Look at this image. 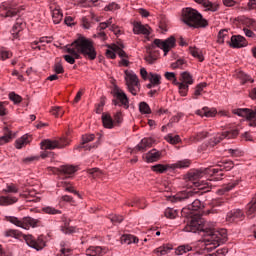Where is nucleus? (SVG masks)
Segmentation results:
<instances>
[{"label":"nucleus","mask_w":256,"mask_h":256,"mask_svg":"<svg viewBox=\"0 0 256 256\" xmlns=\"http://www.w3.org/2000/svg\"><path fill=\"white\" fill-rule=\"evenodd\" d=\"M102 123L105 129H113L115 127V122L113 120V117H111V114H102Z\"/></svg>","instance_id":"cd10ccee"},{"label":"nucleus","mask_w":256,"mask_h":256,"mask_svg":"<svg viewBox=\"0 0 256 256\" xmlns=\"http://www.w3.org/2000/svg\"><path fill=\"white\" fill-rule=\"evenodd\" d=\"M67 55H64L66 63L75 65V59H81V55L89 61H95L97 59V50L93 41L86 37L79 36L71 45L66 48Z\"/></svg>","instance_id":"f03ea898"},{"label":"nucleus","mask_w":256,"mask_h":256,"mask_svg":"<svg viewBox=\"0 0 256 256\" xmlns=\"http://www.w3.org/2000/svg\"><path fill=\"white\" fill-rule=\"evenodd\" d=\"M230 47L233 49H241L247 47V40L241 35H233L230 41Z\"/></svg>","instance_id":"6ab92c4d"},{"label":"nucleus","mask_w":256,"mask_h":256,"mask_svg":"<svg viewBox=\"0 0 256 256\" xmlns=\"http://www.w3.org/2000/svg\"><path fill=\"white\" fill-rule=\"evenodd\" d=\"M9 99L10 101H13V103H15V105L21 103V101H23V98H21V96L19 94H16L15 92H11L9 94Z\"/></svg>","instance_id":"6e6d98bb"},{"label":"nucleus","mask_w":256,"mask_h":256,"mask_svg":"<svg viewBox=\"0 0 256 256\" xmlns=\"http://www.w3.org/2000/svg\"><path fill=\"white\" fill-rule=\"evenodd\" d=\"M175 85H177L178 89H179V93L182 97H187V93L189 91V85L185 84V83H181L178 82Z\"/></svg>","instance_id":"de8ad7c7"},{"label":"nucleus","mask_w":256,"mask_h":256,"mask_svg":"<svg viewBox=\"0 0 256 256\" xmlns=\"http://www.w3.org/2000/svg\"><path fill=\"white\" fill-rule=\"evenodd\" d=\"M145 159L147 163H155L161 159V152L157 149H152L145 154Z\"/></svg>","instance_id":"b1692460"},{"label":"nucleus","mask_w":256,"mask_h":256,"mask_svg":"<svg viewBox=\"0 0 256 256\" xmlns=\"http://www.w3.org/2000/svg\"><path fill=\"white\" fill-rule=\"evenodd\" d=\"M43 213L46 215H61V210H57L51 206H45L42 208Z\"/></svg>","instance_id":"3c124183"},{"label":"nucleus","mask_w":256,"mask_h":256,"mask_svg":"<svg viewBox=\"0 0 256 256\" xmlns=\"http://www.w3.org/2000/svg\"><path fill=\"white\" fill-rule=\"evenodd\" d=\"M61 231L62 233H64V235H73L74 233H78L79 229H77V227L70 225H62Z\"/></svg>","instance_id":"37998d69"},{"label":"nucleus","mask_w":256,"mask_h":256,"mask_svg":"<svg viewBox=\"0 0 256 256\" xmlns=\"http://www.w3.org/2000/svg\"><path fill=\"white\" fill-rule=\"evenodd\" d=\"M207 135H209L208 132H199L194 136L195 141H202V139L207 138Z\"/></svg>","instance_id":"774afa93"},{"label":"nucleus","mask_w":256,"mask_h":256,"mask_svg":"<svg viewBox=\"0 0 256 256\" xmlns=\"http://www.w3.org/2000/svg\"><path fill=\"white\" fill-rule=\"evenodd\" d=\"M165 78L168 79V81H172V83H174V85H176V83H179L177 81V78L175 77V73H173V72H166Z\"/></svg>","instance_id":"680f3d73"},{"label":"nucleus","mask_w":256,"mask_h":256,"mask_svg":"<svg viewBox=\"0 0 256 256\" xmlns=\"http://www.w3.org/2000/svg\"><path fill=\"white\" fill-rule=\"evenodd\" d=\"M238 135L239 131L237 129L218 133L212 139H210L208 145L202 146V149H205V151H213V147H215V145H219V143L222 142L223 139H235V137H237Z\"/></svg>","instance_id":"6e6552de"},{"label":"nucleus","mask_w":256,"mask_h":256,"mask_svg":"<svg viewBox=\"0 0 256 256\" xmlns=\"http://www.w3.org/2000/svg\"><path fill=\"white\" fill-rule=\"evenodd\" d=\"M227 37V30H221L218 34V43H225Z\"/></svg>","instance_id":"338daca9"},{"label":"nucleus","mask_w":256,"mask_h":256,"mask_svg":"<svg viewBox=\"0 0 256 256\" xmlns=\"http://www.w3.org/2000/svg\"><path fill=\"white\" fill-rule=\"evenodd\" d=\"M23 27H25V24H23V21H21V19H17L16 25H14L11 30L13 39H19V37H21V32L23 31Z\"/></svg>","instance_id":"393cba45"},{"label":"nucleus","mask_w":256,"mask_h":256,"mask_svg":"<svg viewBox=\"0 0 256 256\" xmlns=\"http://www.w3.org/2000/svg\"><path fill=\"white\" fill-rule=\"evenodd\" d=\"M111 223H123V216H119V215H111L109 217Z\"/></svg>","instance_id":"0e129e2a"},{"label":"nucleus","mask_w":256,"mask_h":256,"mask_svg":"<svg viewBox=\"0 0 256 256\" xmlns=\"http://www.w3.org/2000/svg\"><path fill=\"white\" fill-rule=\"evenodd\" d=\"M154 45H156V47H159V49H162V51H164V56L166 57L167 53H169L171 49H175V46L177 45V40L175 39V36H170L165 40L155 39Z\"/></svg>","instance_id":"ddd939ff"},{"label":"nucleus","mask_w":256,"mask_h":256,"mask_svg":"<svg viewBox=\"0 0 256 256\" xmlns=\"http://www.w3.org/2000/svg\"><path fill=\"white\" fill-rule=\"evenodd\" d=\"M191 165V160H180L174 164H170V169H187Z\"/></svg>","instance_id":"f704fd0d"},{"label":"nucleus","mask_w":256,"mask_h":256,"mask_svg":"<svg viewBox=\"0 0 256 256\" xmlns=\"http://www.w3.org/2000/svg\"><path fill=\"white\" fill-rule=\"evenodd\" d=\"M173 251V246L171 244H165L160 247H158L156 250H154V253L157 256L167 255L168 253H171Z\"/></svg>","instance_id":"7c9ffc66"},{"label":"nucleus","mask_w":256,"mask_h":256,"mask_svg":"<svg viewBox=\"0 0 256 256\" xmlns=\"http://www.w3.org/2000/svg\"><path fill=\"white\" fill-rule=\"evenodd\" d=\"M148 81L152 83V85L159 87L161 85V75L155 73H149Z\"/></svg>","instance_id":"a19ab883"},{"label":"nucleus","mask_w":256,"mask_h":256,"mask_svg":"<svg viewBox=\"0 0 256 256\" xmlns=\"http://www.w3.org/2000/svg\"><path fill=\"white\" fill-rule=\"evenodd\" d=\"M139 111L140 113L148 115L149 113H151V107H149V104H147L146 102H141L139 104Z\"/></svg>","instance_id":"864d4df0"},{"label":"nucleus","mask_w":256,"mask_h":256,"mask_svg":"<svg viewBox=\"0 0 256 256\" xmlns=\"http://www.w3.org/2000/svg\"><path fill=\"white\" fill-rule=\"evenodd\" d=\"M196 3L203 5L205 11H211V13H215L219 11V4L213 3L209 0H194Z\"/></svg>","instance_id":"412c9836"},{"label":"nucleus","mask_w":256,"mask_h":256,"mask_svg":"<svg viewBox=\"0 0 256 256\" xmlns=\"http://www.w3.org/2000/svg\"><path fill=\"white\" fill-rule=\"evenodd\" d=\"M183 231H186L187 233H198V235L208 237L204 244V250L208 252L217 249L219 245H222L227 241V229L224 228L215 230L205 225H186Z\"/></svg>","instance_id":"7ed1b4c3"},{"label":"nucleus","mask_w":256,"mask_h":256,"mask_svg":"<svg viewBox=\"0 0 256 256\" xmlns=\"http://www.w3.org/2000/svg\"><path fill=\"white\" fill-rule=\"evenodd\" d=\"M240 22L242 25H245V27H250L251 29H256V20H253L251 18L243 17L240 19Z\"/></svg>","instance_id":"a18cd8bd"},{"label":"nucleus","mask_w":256,"mask_h":256,"mask_svg":"<svg viewBox=\"0 0 256 256\" xmlns=\"http://www.w3.org/2000/svg\"><path fill=\"white\" fill-rule=\"evenodd\" d=\"M246 209H247L246 215H247L248 219H253V217H255V215H256V198H254L252 200V202H250L247 205Z\"/></svg>","instance_id":"473e14b6"},{"label":"nucleus","mask_w":256,"mask_h":256,"mask_svg":"<svg viewBox=\"0 0 256 256\" xmlns=\"http://www.w3.org/2000/svg\"><path fill=\"white\" fill-rule=\"evenodd\" d=\"M60 247V256H69L73 253V248L69 247L67 242L62 241Z\"/></svg>","instance_id":"e433bc0d"},{"label":"nucleus","mask_w":256,"mask_h":256,"mask_svg":"<svg viewBox=\"0 0 256 256\" xmlns=\"http://www.w3.org/2000/svg\"><path fill=\"white\" fill-rule=\"evenodd\" d=\"M203 207L205 206L201 203V200L195 199L191 204L183 208L181 213L182 217H185L184 223L186 225H205L203 215L199 214Z\"/></svg>","instance_id":"20e7f679"},{"label":"nucleus","mask_w":256,"mask_h":256,"mask_svg":"<svg viewBox=\"0 0 256 256\" xmlns=\"http://www.w3.org/2000/svg\"><path fill=\"white\" fill-rule=\"evenodd\" d=\"M87 173H89L93 179H101L103 177V172L99 170V168L88 169Z\"/></svg>","instance_id":"49530a36"},{"label":"nucleus","mask_w":256,"mask_h":256,"mask_svg":"<svg viewBox=\"0 0 256 256\" xmlns=\"http://www.w3.org/2000/svg\"><path fill=\"white\" fill-rule=\"evenodd\" d=\"M183 22L188 27H193V29H205V27H209V21L203 18V15L193 8H186L183 13Z\"/></svg>","instance_id":"423d86ee"},{"label":"nucleus","mask_w":256,"mask_h":256,"mask_svg":"<svg viewBox=\"0 0 256 256\" xmlns=\"http://www.w3.org/2000/svg\"><path fill=\"white\" fill-rule=\"evenodd\" d=\"M112 95L114 99L112 100L113 105L119 107H124L125 109H129V98L127 97V94L121 88L114 87L112 90Z\"/></svg>","instance_id":"1a4fd4ad"},{"label":"nucleus","mask_w":256,"mask_h":256,"mask_svg":"<svg viewBox=\"0 0 256 256\" xmlns=\"http://www.w3.org/2000/svg\"><path fill=\"white\" fill-rule=\"evenodd\" d=\"M91 141H95V134H88L82 136V143L80 149H85V151H91V149H97L99 147V140L94 144H89Z\"/></svg>","instance_id":"f3484780"},{"label":"nucleus","mask_w":256,"mask_h":256,"mask_svg":"<svg viewBox=\"0 0 256 256\" xmlns=\"http://www.w3.org/2000/svg\"><path fill=\"white\" fill-rule=\"evenodd\" d=\"M164 139L171 145H177V143H181V137L179 135L173 136V134H168L164 137Z\"/></svg>","instance_id":"c03bdc74"},{"label":"nucleus","mask_w":256,"mask_h":256,"mask_svg":"<svg viewBox=\"0 0 256 256\" xmlns=\"http://www.w3.org/2000/svg\"><path fill=\"white\" fill-rule=\"evenodd\" d=\"M114 125L115 127L117 125H121V123H123V114L121 112H117L115 115H114Z\"/></svg>","instance_id":"4d7b16f0"},{"label":"nucleus","mask_w":256,"mask_h":256,"mask_svg":"<svg viewBox=\"0 0 256 256\" xmlns=\"http://www.w3.org/2000/svg\"><path fill=\"white\" fill-rule=\"evenodd\" d=\"M50 9L52 11L53 23H55V25H59V23L63 21V13H61V10L58 8H53V6H50Z\"/></svg>","instance_id":"c756f323"},{"label":"nucleus","mask_w":256,"mask_h":256,"mask_svg":"<svg viewBox=\"0 0 256 256\" xmlns=\"http://www.w3.org/2000/svg\"><path fill=\"white\" fill-rule=\"evenodd\" d=\"M5 237H14V239H19L23 237L28 247L32 249H36V251H41L45 247V238L43 236H38V238H34L33 235L28 234L25 235L21 233L19 230H6L4 231Z\"/></svg>","instance_id":"39448f33"},{"label":"nucleus","mask_w":256,"mask_h":256,"mask_svg":"<svg viewBox=\"0 0 256 256\" xmlns=\"http://www.w3.org/2000/svg\"><path fill=\"white\" fill-rule=\"evenodd\" d=\"M239 185V180H232L230 183L223 185L222 189L218 190L219 195H225V193H229L232 189H235Z\"/></svg>","instance_id":"bb28decb"},{"label":"nucleus","mask_w":256,"mask_h":256,"mask_svg":"<svg viewBox=\"0 0 256 256\" xmlns=\"http://www.w3.org/2000/svg\"><path fill=\"white\" fill-rule=\"evenodd\" d=\"M52 115H54V117H63V109L61 107H54L51 110Z\"/></svg>","instance_id":"052dcab7"},{"label":"nucleus","mask_w":256,"mask_h":256,"mask_svg":"<svg viewBox=\"0 0 256 256\" xmlns=\"http://www.w3.org/2000/svg\"><path fill=\"white\" fill-rule=\"evenodd\" d=\"M115 53L117 52L115 51V46H113L111 49L106 50V57L108 59H115L117 57Z\"/></svg>","instance_id":"e2e57ef3"},{"label":"nucleus","mask_w":256,"mask_h":256,"mask_svg":"<svg viewBox=\"0 0 256 256\" xmlns=\"http://www.w3.org/2000/svg\"><path fill=\"white\" fill-rule=\"evenodd\" d=\"M13 139V133L9 128L4 129V136L0 137V145H5V143H9Z\"/></svg>","instance_id":"ea45409f"},{"label":"nucleus","mask_w":256,"mask_h":256,"mask_svg":"<svg viewBox=\"0 0 256 256\" xmlns=\"http://www.w3.org/2000/svg\"><path fill=\"white\" fill-rule=\"evenodd\" d=\"M62 187H64L65 191H68V193H73L74 195H76L77 197H79L81 199V194H79L77 192V190L73 189L72 186H69V183L62 182Z\"/></svg>","instance_id":"5fc2aeb1"},{"label":"nucleus","mask_w":256,"mask_h":256,"mask_svg":"<svg viewBox=\"0 0 256 256\" xmlns=\"http://www.w3.org/2000/svg\"><path fill=\"white\" fill-rule=\"evenodd\" d=\"M219 173L216 168H201L200 170H192L188 173V181L192 183L193 190L182 191L174 196H168L167 200L171 203H179L181 201H193L195 195H203L209 193L211 188L209 184L203 180H200L203 175H215Z\"/></svg>","instance_id":"f257e3e1"},{"label":"nucleus","mask_w":256,"mask_h":256,"mask_svg":"<svg viewBox=\"0 0 256 256\" xmlns=\"http://www.w3.org/2000/svg\"><path fill=\"white\" fill-rule=\"evenodd\" d=\"M232 113H234V115H238V117H246V119L249 121V126L256 127V106L254 107V109H234L232 110Z\"/></svg>","instance_id":"9b49d317"},{"label":"nucleus","mask_w":256,"mask_h":256,"mask_svg":"<svg viewBox=\"0 0 256 256\" xmlns=\"http://www.w3.org/2000/svg\"><path fill=\"white\" fill-rule=\"evenodd\" d=\"M23 7L15 5L13 2H4L0 6L1 19H13V17H20Z\"/></svg>","instance_id":"0eeeda50"},{"label":"nucleus","mask_w":256,"mask_h":256,"mask_svg":"<svg viewBox=\"0 0 256 256\" xmlns=\"http://www.w3.org/2000/svg\"><path fill=\"white\" fill-rule=\"evenodd\" d=\"M71 143V140L69 138H60L59 140H43L40 145L41 149H49L50 151L53 149H63V147H67Z\"/></svg>","instance_id":"9d476101"},{"label":"nucleus","mask_w":256,"mask_h":256,"mask_svg":"<svg viewBox=\"0 0 256 256\" xmlns=\"http://www.w3.org/2000/svg\"><path fill=\"white\" fill-rule=\"evenodd\" d=\"M183 65H185V61L183 59H178L176 62L171 64L172 69H183Z\"/></svg>","instance_id":"13d9d810"},{"label":"nucleus","mask_w":256,"mask_h":256,"mask_svg":"<svg viewBox=\"0 0 256 256\" xmlns=\"http://www.w3.org/2000/svg\"><path fill=\"white\" fill-rule=\"evenodd\" d=\"M31 140H29V135H24L21 138L16 140L15 147L16 149H23L25 145H29Z\"/></svg>","instance_id":"4c0bfd02"},{"label":"nucleus","mask_w":256,"mask_h":256,"mask_svg":"<svg viewBox=\"0 0 256 256\" xmlns=\"http://www.w3.org/2000/svg\"><path fill=\"white\" fill-rule=\"evenodd\" d=\"M122 244L131 245V243H139V238L132 234H123L120 238Z\"/></svg>","instance_id":"c85d7f7f"},{"label":"nucleus","mask_w":256,"mask_h":256,"mask_svg":"<svg viewBox=\"0 0 256 256\" xmlns=\"http://www.w3.org/2000/svg\"><path fill=\"white\" fill-rule=\"evenodd\" d=\"M17 201H19V199H17V197H13V196H0V205H2L3 207H7V205H14V203H17Z\"/></svg>","instance_id":"2f4dec72"},{"label":"nucleus","mask_w":256,"mask_h":256,"mask_svg":"<svg viewBox=\"0 0 256 256\" xmlns=\"http://www.w3.org/2000/svg\"><path fill=\"white\" fill-rule=\"evenodd\" d=\"M205 87H207V83H205V82L198 84L193 93L192 99H198L199 96L201 95V93L203 92V89H205Z\"/></svg>","instance_id":"09e8293b"},{"label":"nucleus","mask_w":256,"mask_h":256,"mask_svg":"<svg viewBox=\"0 0 256 256\" xmlns=\"http://www.w3.org/2000/svg\"><path fill=\"white\" fill-rule=\"evenodd\" d=\"M4 220L8 223H12V225H37V223H39V220L33 219L31 217H24L19 219L15 216H6Z\"/></svg>","instance_id":"4468645a"},{"label":"nucleus","mask_w":256,"mask_h":256,"mask_svg":"<svg viewBox=\"0 0 256 256\" xmlns=\"http://www.w3.org/2000/svg\"><path fill=\"white\" fill-rule=\"evenodd\" d=\"M126 85L127 89L133 95H137L141 91V84L139 83V78L135 73H126Z\"/></svg>","instance_id":"f8f14e48"},{"label":"nucleus","mask_w":256,"mask_h":256,"mask_svg":"<svg viewBox=\"0 0 256 256\" xmlns=\"http://www.w3.org/2000/svg\"><path fill=\"white\" fill-rule=\"evenodd\" d=\"M4 193H18L19 188L15 184L7 185L6 189L3 190Z\"/></svg>","instance_id":"bf43d9fd"},{"label":"nucleus","mask_w":256,"mask_h":256,"mask_svg":"<svg viewBox=\"0 0 256 256\" xmlns=\"http://www.w3.org/2000/svg\"><path fill=\"white\" fill-rule=\"evenodd\" d=\"M189 251H193V247L189 244H183L176 248V255H184V253H189Z\"/></svg>","instance_id":"79ce46f5"},{"label":"nucleus","mask_w":256,"mask_h":256,"mask_svg":"<svg viewBox=\"0 0 256 256\" xmlns=\"http://www.w3.org/2000/svg\"><path fill=\"white\" fill-rule=\"evenodd\" d=\"M243 219H245V214H243L241 209L232 210L226 216L228 223H239V221H243Z\"/></svg>","instance_id":"a211bd4d"},{"label":"nucleus","mask_w":256,"mask_h":256,"mask_svg":"<svg viewBox=\"0 0 256 256\" xmlns=\"http://www.w3.org/2000/svg\"><path fill=\"white\" fill-rule=\"evenodd\" d=\"M164 215L167 219H175L179 215V212L173 208H167L164 211Z\"/></svg>","instance_id":"603ef678"},{"label":"nucleus","mask_w":256,"mask_h":256,"mask_svg":"<svg viewBox=\"0 0 256 256\" xmlns=\"http://www.w3.org/2000/svg\"><path fill=\"white\" fill-rule=\"evenodd\" d=\"M167 169H171V165L156 164L152 166V171H155V173H165Z\"/></svg>","instance_id":"8fccbe9b"},{"label":"nucleus","mask_w":256,"mask_h":256,"mask_svg":"<svg viewBox=\"0 0 256 256\" xmlns=\"http://www.w3.org/2000/svg\"><path fill=\"white\" fill-rule=\"evenodd\" d=\"M180 83H184V85H193L194 80L193 76L189 72H183L180 76Z\"/></svg>","instance_id":"58836bf2"},{"label":"nucleus","mask_w":256,"mask_h":256,"mask_svg":"<svg viewBox=\"0 0 256 256\" xmlns=\"http://www.w3.org/2000/svg\"><path fill=\"white\" fill-rule=\"evenodd\" d=\"M196 115H199L200 117H215V115H217V109L205 106L202 109L197 110Z\"/></svg>","instance_id":"a878e982"},{"label":"nucleus","mask_w":256,"mask_h":256,"mask_svg":"<svg viewBox=\"0 0 256 256\" xmlns=\"http://www.w3.org/2000/svg\"><path fill=\"white\" fill-rule=\"evenodd\" d=\"M108 251L109 249L107 247L90 246L88 249H86V255L87 256H103V255H106Z\"/></svg>","instance_id":"aec40b11"},{"label":"nucleus","mask_w":256,"mask_h":256,"mask_svg":"<svg viewBox=\"0 0 256 256\" xmlns=\"http://www.w3.org/2000/svg\"><path fill=\"white\" fill-rule=\"evenodd\" d=\"M153 143H155V140L153 138H143L141 142L136 146V149L138 151L145 152L146 150L153 147Z\"/></svg>","instance_id":"5701e85b"},{"label":"nucleus","mask_w":256,"mask_h":256,"mask_svg":"<svg viewBox=\"0 0 256 256\" xmlns=\"http://www.w3.org/2000/svg\"><path fill=\"white\" fill-rule=\"evenodd\" d=\"M189 51L192 57H195V59H198V61L200 62L205 61V58L203 57V51L201 49L197 47H190Z\"/></svg>","instance_id":"c9c22d12"},{"label":"nucleus","mask_w":256,"mask_h":256,"mask_svg":"<svg viewBox=\"0 0 256 256\" xmlns=\"http://www.w3.org/2000/svg\"><path fill=\"white\" fill-rule=\"evenodd\" d=\"M135 35H150L149 26L143 25L141 22H135L133 25Z\"/></svg>","instance_id":"4be33fe9"},{"label":"nucleus","mask_w":256,"mask_h":256,"mask_svg":"<svg viewBox=\"0 0 256 256\" xmlns=\"http://www.w3.org/2000/svg\"><path fill=\"white\" fill-rule=\"evenodd\" d=\"M119 4L112 2L108 6H106L104 9L105 11H117V9H120Z\"/></svg>","instance_id":"69168bd1"},{"label":"nucleus","mask_w":256,"mask_h":256,"mask_svg":"<svg viewBox=\"0 0 256 256\" xmlns=\"http://www.w3.org/2000/svg\"><path fill=\"white\" fill-rule=\"evenodd\" d=\"M214 164L216 167H220V169H216L218 173L214 174L217 175V177L215 178L216 181H220L221 177H223V173H221V171H231V169L235 167V164L231 160H220L214 162Z\"/></svg>","instance_id":"dca6fc26"},{"label":"nucleus","mask_w":256,"mask_h":256,"mask_svg":"<svg viewBox=\"0 0 256 256\" xmlns=\"http://www.w3.org/2000/svg\"><path fill=\"white\" fill-rule=\"evenodd\" d=\"M55 173H58L63 179H71L77 173V167L73 165H63L59 168H54Z\"/></svg>","instance_id":"2eb2a0df"},{"label":"nucleus","mask_w":256,"mask_h":256,"mask_svg":"<svg viewBox=\"0 0 256 256\" xmlns=\"http://www.w3.org/2000/svg\"><path fill=\"white\" fill-rule=\"evenodd\" d=\"M93 21H99L95 14H91L89 16H85L82 18V25L84 29H91V25H93Z\"/></svg>","instance_id":"72a5a7b5"}]
</instances>
